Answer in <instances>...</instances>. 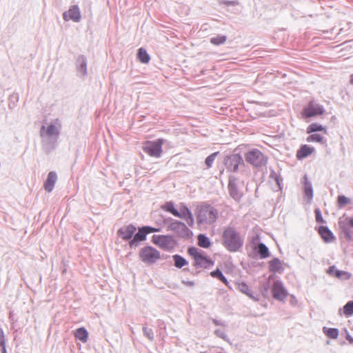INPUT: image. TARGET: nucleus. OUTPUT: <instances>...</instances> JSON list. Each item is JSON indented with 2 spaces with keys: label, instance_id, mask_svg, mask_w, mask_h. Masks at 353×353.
I'll return each instance as SVG.
<instances>
[{
  "label": "nucleus",
  "instance_id": "47",
  "mask_svg": "<svg viewBox=\"0 0 353 353\" xmlns=\"http://www.w3.org/2000/svg\"><path fill=\"white\" fill-rule=\"evenodd\" d=\"M221 4H224L227 6H234L238 5V1H227V0H221L220 1Z\"/></svg>",
  "mask_w": 353,
  "mask_h": 353
},
{
  "label": "nucleus",
  "instance_id": "52",
  "mask_svg": "<svg viewBox=\"0 0 353 353\" xmlns=\"http://www.w3.org/2000/svg\"><path fill=\"white\" fill-rule=\"evenodd\" d=\"M182 283L187 286L192 287L194 285V282L192 281H183Z\"/></svg>",
  "mask_w": 353,
  "mask_h": 353
},
{
  "label": "nucleus",
  "instance_id": "43",
  "mask_svg": "<svg viewBox=\"0 0 353 353\" xmlns=\"http://www.w3.org/2000/svg\"><path fill=\"white\" fill-rule=\"evenodd\" d=\"M270 177L274 179L275 182L279 186V188L281 190V183L282 182V179L275 172H272L270 174Z\"/></svg>",
  "mask_w": 353,
  "mask_h": 353
},
{
  "label": "nucleus",
  "instance_id": "10",
  "mask_svg": "<svg viewBox=\"0 0 353 353\" xmlns=\"http://www.w3.org/2000/svg\"><path fill=\"white\" fill-rule=\"evenodd\" d=\"M324 112L325 110L323 105L314 101H310L307 106L303 109V114L306 118H310L317 115H322Z\"/></svg>",
  "mask_w": 353,
  "mask_h": 353
},
{
  "label": "nucleus",
  "instance_id": "24",
  "mask_svg": "<svg viewBox=\"0 0 353 353\" xmlns=\"http://www.w3.org/2000/svg\"><path fill=\"white\" fill-rule=\"evenodd\" d=\"M172 258L174 266L177 268H182L188 263V261L179 254H174Z\"/></svg>",
  "mask_w": 353,
  "mask_h": 353
},
{
  "label": "nucleus",
  "instance_id": "13",
  "mask_svg": "<svg viewBox=\"0 0 353 353\" xmlns=\"http://www.w3.org/2000/svg\"><path fill=\"white\" fill-rule=\"evenodd\" d=\"M63 19L68 21L72 20L74 22H79L81 20V12L78 6H71L67 12H63Z\"/></svg>",
  "mask_w": 353,
  "mask_h": 353
},
{
  "label": "nucleus",
  "instance_id": "39",
  "mask_svg": "<svg viewBox=\"0 0 353 353\" xmlns=\"http://www.w3.org/2000/svg\"><path fill=\"white\" fill-rule=\"evenodd\" d=\"M218 152H214L209 155L205 160V164L207 166V168H210L212 166V164L216 159V157L217 156Z\"/></svg>",
  "mask_w": 353,
  "mask_h": 353
},
{
  "label": "nucleus",
  "instance_id": "23",
  "mask_svg": "<svg viewBox=\"0 0 353 353\" xmlns=\"http://www.w3.org/2000/svg\"><path fill=\"white\" fill-rule=\"evenodd\" d=\"M74 336L83 343H85L88 339V332L84 327L77 328L74 332Z\"/></svg>",
  "mask_w": 353,
  "mask_h": 353
},
{
  "label": "nucleus",
  "instance_id": "45",
  "mask_svg": "<svg viewBox=\"0 0 353 353\" xmlns=\"http://www.w3.org/2000/svg\"><path fill=\"white\" fill-rule=\"evenodd\" d=\"M214 334L216 336H218V337H219V338H221V339H223L225 341H228L227 335L225 334V333L223 331H222L221 330H216L214 331Z\"/></svg>",
  "mask_w": 353,
  "mask_h": 353
},
{
  "label": "nucleus",
  "instance_id": "49",
  "mask_svg": "<svg viewBox=\"0 0 353 353\" xmlns=\"http://www.w3.org/2000/svg\"><path fill=\"white\" fill-rule=\"evenodd\" d=\"M335 271H336L335 265H332L327 270V273L331 276H335Z\"/></svg>",
  "mask_w": 353,
  "mask_h": 353
},
{
  "label": "nucleus",
  "instance_id": "42",
  "mask_svg": "<svg viewBox=\"0 0 353 353\" xmlns=\"http://www.w3.org/2000/svg\"><path fill=\"white\" fill-rule=\"evenodd\" d=\"M188 254L192 256L195 260L197 256H199L201 254H202L196 248L190 247L188 250Z\"/></svg>",
  "mask_w": 353,
  "mask_h": 353
},
{
  "label": "nucleus",
  "instance_id": "51",
  "mask_svg": "<svg viewBox=\"0 0 353 353\" xmlns=\"http://www.w3.org/2000/svg\"><path fill=\"white\" fill-rule=\"evenodd\" d=\"M247 296H248L250 299H252V300H254V301H258L259 300V297L258 295H254L252 292V290H250L249 292H248V294H246Z\"/></svg>",
  "mask_w": 353,
  "mask_h": 353
},
{
  "label": "nucleus",
  "instance_id": "22",
  "mask_svg": "<svg viewBox=\"0 0 353 353\" xmlns=\"http://www.w3.org/2000/svg\"><path fill=\"white\" fill-rule=\"evenodd\" d=\"M283 270L282 263L278 258H274L269 262V270L273 273L280 272Z\"/></svg>",
  "mask_w": 353,
  "mask_h": 353
},
{
  "label": "nucleus",
  "instance_id": "37",
  "mask_svg": "<svg viewBox=\"0 0 353 353\" xmlns=\"http://www.w3.org/2000/svg\"><path fill=\"white\" fill-rule=\"evenodd\" d=\"M306 141L309 143H311V142L322 143L323 141V137L319 134H312L307 137Z\"/></svg>",
  "mask_w": 353,
  "mask_h": 353
},
{
  "label": "nucleus",
  "instance_id": "26",
  "mask_svg": "<svg viewBox=\"0 0 353 353\" xmlns=\"http://www.w3.org/2000/svg\"><path fill=\"white\" fill-rule=\"evenodd\" d=\"M137 58L143 63H148L150 59V57L147 51L142 48L138 50Z\"/></svg>",
  "mask_w": 353,
  "mask_h": 353
},
{
  "label": "nucleus",
  "instance_id": "3",
  "mask_svg": "<svg viewBox=\"0 0 353 353\" xmlns=\"http://www.w3.org/2000/svg\"><path fill=\"white\" fill-rule=\"evenodd\" d=\"M196 218L199 224L210 225L216 221L218 211L211 205H203L199 209Z\"/></svg>",
  "mask_w": 353,
  "mask_h": 353
},
{
  "label": "nucleus",
  "instance_id": "25",
  "mask_svg": "<svg viewBox=\"0 0 353 353\" xmlns=\"http://www.w3.org/2000/svg\"><path fill=\"white\" fill-rule=\"evenodd\" d=\"M256 250L261 259H265L270 255L269 249L263 243H259Z\"/></svg>",
  "mask_w": 353,
  "mask_h": 353
},
{
  "label": "nucleus",
  "instance_id": "46",
  "mask_svg": "<svg viewBox=\"0 0 353 353\" xmlns=\"http://www.w3.org/2000/svg\"><path fill=\"white\" fill-rule=\"evenodd\" d=\"M143 227L146 232V234H148L150 233L157 232L160 230L159 228H153L151 226H143Z\"/></svg>",
  "mask_w": 353,
  "mask_h": 353
},
{
  "label": "nucleus",
  "instance_id": "40",
  "mask_svg": "<svg viewBox=\"0 0 353 353\" xmlns=\"http://www.w3.org/2000/svg\"><path fill=\"white\" fill-rule=\"evenodd\" d=\"M143 334L145 337H147L150 341L154 340V332L152 329L148 328L145 326L143 327Z\"/></svg>",
  "mask_w": 353,
  "mask_h": 353
},
{
  "label": "nucleus",
  "instance_id": "17",
  "mask_svg": "<svg viewBox=\"0 0 353 353\" xmlns=\"http://www.w3.org/2000/svg\"><path fill=\"white\" fill-rule=\"evenodd\" d=\"M57 180V175L55 172L51 171L48 173L46 181L44 183V188L48 192H51Z\"/></svg>",
  "mask_w": 353,
  "mask_h": 353
},
{
  "label": "nucleus",
  "instance_id": "35",
  "mask_svg": "<svg viewBox=\"0 0 353 353\" xmlns=\"http://www.w3.org/2000/svg\"><path fill=\"white\" fill-rule=\"evenodd\" d=\"M351 200L344 195H339L337 198V204L339 208H342L346 205L349 204Z\"/></svg>",
  "mask_w": 353,
  "mask_h": 353
},
{
  "label": "nucleus",
  "instance_id": "18",
  "mask_svg": "<svg viewBox=\"0 0 353 353\" xmlns=\"http://www.w3.org/2000/svg\"><path fill=\"white\" fill-rule=\"evenodd\" d=\"M213 264H214V263L211 259L207 258L206 256H205L202 254H201L194 260V265L196 268H208L210 266L212 265Z\"/></svg>",
  "mask_w": 353,
  "mask_h": 353
},
{
  "label": "nucleus",
  "instance_id": "12",
  "mask_svg": "<svg viewBox=\"0 0 353 353\" xmlns=\"http://www.w3.org/2000/svg\"><path fill=\"white\" fill-rule=\"evenodd\" d=\"M178 213L179 215H175V216L185 220L190 227H192L194 225V220L193 215L189 208L184 203H181Z\"/></svg>",
  "mask_w": 353,
  "mask_h": 353
},
{
  "label": "nucleus",
  "instance_id": "30",
  "mask_svg": "<svg viewBox=\"0 0 353 353\" xmlns=\"http://www.w3.org/2000/svg\"><path fill=\"white\" fill-rule=\"evenodd\" d=\"M198 245L203 248H208L210 246V241L205 234H199L198 236Z\"/></svg>",
  "mask_w": 353,
  "mask_h": 353
},
{
  "label": "nucleus",
  "instance_id": "28",
  "mask_svg": "<svg viewBox=\"0 0 353 353\" xmlns=\"http://www.w3.org/2000/svg\"><path fill=\"white\" fill-rule=\"evenodd\" d=\"M323 130L326 131V129L321 124L313 123L307 126L306 132L307 134H312L313 132Z\"/></svg>",
  "mask_w": 353,
  "mask_h": 353
},
{
  "label": "nucleus",
  "instance_id": "19",
  "mask_svg": "<svg viewBox=\"0 0 353 353\" xmlns=\"http://www.w3.org/2000/svg\"><path fill=\"white\" fill-rule=\"evenodd\" d=\"M319 233L326 243H330L335 239L332 232L327 226H320Z\"/></svg>",
  "mask_w": 353,
  "mask_h": 353
},
{
  "label": "nucleus",
  "instance_id": "55",
  "mask_svg": "<svg viewBox=\"0 0 353 353\" xmlns=\"http://www.w3.org/2000/svg\"><path fill=\"white\" fill-rule=\"evenodd\" d=\"M347 339L352 343H353V338L350 335H347Z\"/></svg>",
  "mask_w": 353,
  "mask_h": 353
},
{
  "label": "nucleus",
  "instance_id": "11",
  "mask_svg": "<svg viewBox=\"0 0 353 353\" xmlns=\"http://www.w3.org/2000/svg\"><path fill=\"white\" fill-rule=\"evenodd\" d=\"M272 296L274 299L279 301H284L288 296V292L284 288L282 281L276 280L272 286Z\"/></svg>",
  "mask_w": 353,
  "mask_h": 353
},
{
  "label": "nucleus",
  "instance_id": "38",
  "mask_svg": "<svg viewBox=\"0 0 353 353\" xmlns=\"http://www.w3.org/2000/svg\"><path fill=\"white\" fill-rule=\"evenodd\" d=\"M343 312L347 316L353 314V301H348L343 306Z\"/></svg>",
  "mask_w": 353,
  "mask_h": 353
},
{
  "label": "nucleus",
  "instance_id": "14",
  "mask_svg": "<svg viewBox=\"0 0 353 353\" xmlns=\"http://www.w3.org/2000/svg\"><path fill=\"white\" fill-rule=\"evenodd\" d=\"M137 228L134 225L129 224L119 229L117 235L125 241L131 240Z\"/></svg>",
  "mask_w": 353,
  "mask_h": 353
},
{
  "label": "nucleus",
  "instance_id": "53",
  "mask_svg": "<svg viewBox=\"0 0 353 353\" xmlns=\"http://www.w3.org/2000/svg\"><path fill=\"white\" fill-rule=\"evenodd\" d=\"M0 346L1 347L2 353H7L6 343H4L3 345H0Z\"/></svg>",
  "mask_w": 353,
  "mask_h": 353
},
{
  "label": "nucleus",
  "instance_id": "16",
  "mask_svg": "<svg viewBox=\"0 0 353 353\" xmlns=\"http://www.w3.org/2000/svg\"><path fill=\"white\" fill-rule=\"evenodd\" d=\"M146 236L147 234L143 227L139 228L138 232L134 234L133 238L130 241V247L131 248L137 247L140 241H143L146 239Z\"/></svg>",
  "mask_w": 353,
  "mask_h": 353
},
{
  "label": "nucleus",
  "instance_id": "27",
  "mask_svg": "<svg viewBox=\"0 0 353 353\" xmlns=\"http://www.w3.org/2000/svg\"><path fill=\"white\" fill-rule=\"evenodd\" d=\"M210 275L212 277L216 278L221 281H222L226 286H229V282L228 281L225 276L223 274L222 272L219 268L211 272Z\"/></svg>",
  "mask_w": 353,
  "mask_h": 353
},
{
  "label": "nucleus",
  "instance_id": "31",
  "mask_svg": "<svg viewBox=\"0 0 353 353\" xmlns=\"http://www.w3.org/2000/svg\"><path fill=\"white\" fill-rule=\"evenodd\" d=\"M163 209L175 216V215H179L178 210L174 208V203L172 201L166 202L163 206Z\"/></svg>",
  "mask_w": 353,
  "mask_h": 353
},
{
  "label": "nucleus",
  "instance_id": "5",
  "mask_svg": "<svg viewBox=\"0 0 353 353\" xmlns=\"http://www.w3.org/2000/svg\"><path fill=\"white\" fill-rule=\"evenodd\" d=\"M163 142L161 139L155 141H146L143 144V150L152 157L159 158L161 156Z\"/></svg>",
  "mask_w": 353,
  "mask_h": 353
},
{
  "label": "nucleus",
  "instance_id": "29",
  "mask_svg": "<svg viewBox=\"0 0 353 353\" xmlns=\"http://www.w3.org/2000/svg\"><path fill=\"white\" fill-rule=\"evenodd\" d=\"M323 333L329 338L336 339L339 336V330L337 328H328L324 327L323 328Z\"/></svg>",
  "mask_w": 353,
  "mask_h": 353
},
{
  "label": "nucleus",
  "instance_id": "41",
  "mask_svg": "<svg viewBox=\"0 0 353 353\" xmlns=\"http://www.w3.org/2000/svg\"><path fill=\"white\" fill-rule=\"evenodd\" d=\"M238 290L245 294H248V292L251 290L250 287L244 282L238 284Z\"/></svg>",
  "mask_w": 353,
  "mask_h": 353
},
{
  "label": "nucleus",
  "instance_id": "54",
  "mask_svg": "<svg viewBox=\"0 0 353 353\" xmlns=\"http://www.w3.org/2000/svg\"><path fill=\"white\" fill-rule=\"evenodd\" d=\"M347 220L350 225L353 228V217H348L347 218Z\"/></svg>",
  "mask_w": 353,
  "mask_h": 353
},
{
  "label": "nucleus",
  "instance_id": "1",
  "mask_svg": "<svg viewBox=\"0 0 353 353\" xmlns=\"http://www.w3.org/2000/svg\"><path fill=\"white\" fill-rule=\"evenodd\" d=\"M62 124L59 119L51 121L47 125H43L39 131L41 143L44 150L50 152L54 150L58 143Z\"/></svg>",
  "mask_w": 353,
  "mask_h": 353
},
{
  "label": "nucleus",
  "instance_id": "21",
  "mask_svg": "<svg viewBox=\"0 0 353 353\" xmlns=\"http://www.w3.org/2000/svg\"><path fill=\"white\" fill-rule=\"evenodd\" d=\"M228 190L230 195L236 201H239L241 198V194L239 192L234 181L230 180L228 184Z\"/></svg>",
  "mask_w": 353,
  "mask_h": 353
},
{
  "label": "nucleus",
  "instance_id": "7",
  "mask_svg": "<svg viewBox=\"0 0 353 353\" xmlns=\"http://www.w3.org/2000/svg\"><path fill=\"white\" fill-rule=\"evenodd\" d=\"M171 221V223L168 225V229L174 232L179 236L189 238L192 234L191 230L184 223L173 219Z\"/></svg>",
  "mask_w": 353,
  "mask_h": 353
},
{
  "label": "nucleus",
  "instance_id": "50",
  "mask_svg": "<svg viewBox=\"0 0 353 353\" xmlns=\"http://www.w3.org/2000/svg\"><path fill=\"white\" fill-rule=\"evenodd\" d=\"M212 322L215 325H220V326H226V323L224 322V321H219V320H217L216 319H212Z\"/></svg>",
  "mask_w": 353,
  "mask_h": 353
},
{
  "label": "nucleus",
  "instance_id": "32",
  "mask_svg": "<svg viewBox=\"0 0 353 353\" xmlns=\"http://www.w3.org/2000/svg\"><path fill=\"white\" fill-rule=\"evenodd\" d=\"M339 225L343 234L344 238L348 241H351L352 239V232L351 229L347 226L341 225V221H339Z\"/></svg>",
  "mask_w": 353,
  "mask_h": 353
},
{
  "label": "nucleus",
  "instance_id": "8",
  "mask_svg": "<svg viewBox=\"0 0 353 353\" xmlns=\"http://www.w3.org/2000/svg\"><path fill=\"white\" fill-rule=\"evenodd\" d=\"M243 163L242 157L237 153L227 155L224 159V164L230 172H235L238 170L239 165Z\"/></svg>",
  "mask_w": 353,
  "mask_h": 353
},
{
  "label": "nucleus",
  "instance_id": "34",
  "mask_svg": "<svg viewBox=\"0 0 353 353\" xmlns=\"http://www.w3.org/2000/svg\"><path fill=\"white\" fill-rule=\"evenodd\" d=\"M304 191L305 196L310 199L312 200L313 198V188L312 183L309 181H306L305 183Z\"/></svg>",
  "mask_w": 353,
  "mask_h": 353
},
{
  "label": "nucleus",
  "instance_id": "48",
  "mask_svg": "<svg viewBox=\"0 0 353 353\" xmlns=\"http://www.w3.org/2000/svg\"><path fill=\"white\" fill-rule=\"evenodd\" d=\"M4 343H6L5 335L2 327L0 326V345H3Z\"/></svg>",
  "mask_w": 353,
  "mask_h": 353
},
{
  "label": "nucleus",
  "instance_id": "6",
  "mask_svg": "<svg viewBox=\"0 0 353 353\" xmlns=\"http://www.w3.org/2000/svg\"><path fill=\"white\" fill-rule=\"evenodd\" d=\"M245 160L254 167H261L267 163V158L258 149H254L247 152Z\"/></svg>",
  "mask_w": 353,
  "mask_h": 353
},
{
  "label": "nucleus",
  "instance_id": "15",
  "mask_svg": "<svg viewBox=\"0 0 353 353\" xmlns=\"http://www.w3.org/2000/svg\"><path fill=\"white\" fill-rule=\"evenodd\" d=\"M76 68L77 76L84 79L88 74L87 59L84 55H79L77 59Z\"/></svg>",
  "mask_w": 353,
  "mask_h": 353
},
{
  "label": "nucleus",
  "instance_id": "9",
  "mask_svg": "<svg viewBox=\"0 0 353 353\" xmlns=\"http://www.w3.org/2000/svg\"><path fill=\"white\" fill-rule=\"evenodd\" d=\"M152 241L159 248L164 250H170L173 248L174 241L171 236L153 235Z\"/></svg>",
  "mask_w": 353,
  "mask_h": 353
},
{
  "label": "nucleus",
  "instance_id": "44",
  "mask_svg": "<svg viewBox=\"0 0 353 353\" xmlns=\"http://www.w3.org/2000/svg\"><path fill=\"white\" fill-rule=\"evenodd\" d=\"M314 213H315L316 221L317 223H323L325 222V221H324V219H323V218L322 216L321 212L319 208L315 209Z\"/></svg>",
  "mask_w": 353,
  "mask_h": 353
},
{
  "label": "nucleus",
  "instance_id": "4",
  "mask_svg": "<svg viewBox=\"0 0 353 353\" xmlns=\"http://www.w3.org/2000/svg\"><path fill=\"white\" fill-rule=\"evenodd\" d=\"M139 258L143 263L153 264L161 258V254L154 248L145 246L140 250Z\"/></svg>",
  "mask_w": 353,
  "mask_h": 353
},
{
  "label": "nucleus",
  "instance_id": "56",
  "mask_svg": "<svg viewBox=\"0 0 353 353\" xmlns=\"http://www.w3.org/2000/svg\"><path fill=\"white\" fill-rule=\"evenodd\" d=\"M350 83L353 85V74L350 76Z\"/></svg>",
  "mask_w": 353,
  "mask_h": 353
},
{
  "label": "nucleus",
  "instance_id": "36",
  "mask_svg": "<svg viewBox=\"0 0 353 353\" xmlns=\"http://www.w3.org/2000/svg\"><path fill=\"white\" fill-rule=\"evenodd\" d=\"M335 276L341 280H348L351 277V274L346 271L336 270Z\"/></svg>",
  "mask_w": 353,
  "mask_h": 353
},
{
  "label": "nucleus",
  "instance_id": "20",
  "mask_svg": "<svg viewBox=\"0 0 353 353\" xmlns=\"http://www.w3.org/2000/svg\"><path fill=\"white\" fill-rule=\"evenodd\" d=\"M313 152L314 148L307 145H302L296 152V158L299 160L305 159L310 156Z\"/></svg>",
  "mask_w": 353,
  "mask_h": 353
},
{
  "label": "nucleus",
  "instance_id": "2",
  "mask_svg": "<svg viewBox=\"0 0 353 353\" xmlns=\"http://www.w3.org/2000/svg\"><path fill=\"white\" fill-rule=\"evenodd\" d=\"M244 243L243 237L232 226L225 228L222 234V244L230 252L240 250Z\"/></svg>",
  "mask_w": 353,
  "mask_h": 353
},
{
  "label": "nucleus",
  "instance_id": "33",
  "mask_svg": "<svg viewBox=\"0 0 353 353\" xmlns=\"http://www.w3.org/2000/svg\"><path fill=\"white\" fill-rule=\"evenodd\" d=\"M227 37L224 35H217L210 39V43L215 46L223 44L226 41Z\"/></svg>",
  "mask_w": 353,
  "mask_h": 353
}]
</instances>
